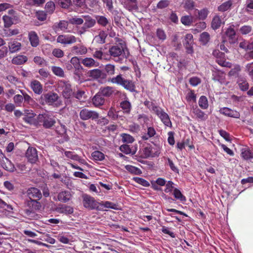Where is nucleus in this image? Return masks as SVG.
<instances>
[{
	"mask_svg": "<svg viewBox=\"0 0 253 253\" xmlns=\"http://www.w3.org/2000/svg\"><path fill=\"white\" fill-rule=\"evenodd\" d=\"M166 180L164 179L159 178V186H164L166 184L165 188L164 191L166 193L171 192L173 189V183L170 181H169L167 183ZM163 191V189L159 188V191Z\"/></svg>",
	"mask_w": 253,
	"mask_h": 253,
	"instance_id": "obj_28",
	"label": "nucleus"
},
{
	"mask_svg": "<svg viewBox=\"0 0 253 253\" xmlns=\"http://www.w3.org/2000/svg\"><path fill=\"white\" fill-rule=\"evenodd\" d=\"M21 44L16 41H13L8 43V47L11 53H14L21 49Z\"/></svg>",
	"mask_w": 253,
	"mask_h": 253,
	"instance_id": "obj_30",
	"label": "nucleus"
},
{
	"mask_svg": "<svg viewBox=\"0 0 253 253\" xmlns=\"http://www.w3.org/2000/svg\"><path fill=\"white\" fill-rule=\"evenodd\" d=\"M108 82L123 87L124 89L131 92H136V86L134 82L132 80L125 78L121 74H119L108 79Z\"/></svg>",
	"mask_w": 253,
	"mask_h": 253,
	"instance_id": "obj_1",
	"label": "nucleus"
},
{
	"mask_svg": "<svg viewBox=\"0 0 253 253\" xmlns=\"http://www.w3.org/2000/svg\"><path fill=\"white\" fill-rule=\"evenodd\" d=\"M109 52L111 56L118 58V59L116 60L117 62L122 60L124 57L123 55L124 52V49L122 46H119L118 45H113L110 48Z\"/></svg>",
	"mask_w": 253,
	"mask_h": 253,
	"instance_id": "obj_10",
	"label": "nucleus"
},
{
	"mask_svg": "<svg viewBox=\"0 0 253 253\" xmlns=\"http://www.w3.org/2000/svg\"><path fill=\"white\" fill-rule=\"evenodd\" d=\"M23 95L22 94H17L14 96V102L17 106H21L23 101Z\"/></svg>",
	"mask_w": 253,
	"mask_h": 253,
	"instance_id": "obj_63",
	"label": "nucleus"
},
{
	"mask_svg": "<svg viewBox=\"0 0 253 253\" xmlns=\"http://www.w3.org/2000/svg\"><path fill=\"white\" fill-rule=\"evenodd\" d=\"M198 13L199 18L201 20L205 19L208 14L209 11L207 8H203L201 10H197Z\"/></svg>",
	"mask_w": 253,
	"mask_h": 253,
	"instance_id": "obj_61",
	"label": "nucleus"
},
{
	"mask_svg": "<svg viewBox=\"0 0 253 253\" xmlns=\"http://www.w3.org/2000/svg\"><path fill=\"white\" fill-rule=\"evenodd\" d=\"M26 193L27 196L29 198V200H40L42 197L41 191L35 187L29 188Z\"/></svg>",
	"mask_w": 253,
	"mask_h": 253,
	"instance_id": "obj_15",
	"label": "nucleus"
},
{
	"mask_svg": "<svg viewBox=\"0 0 253 253\" xmlns=\"http://www.w3.org/2000/svg\"><path fill=\"white\" fill-rule=\"evenodd\" d=\"M96 18L98 24L101 26L105 27L109 23L108 19L104 16H97Z\"/></svg>",
	"mask_w": 253,
	"mask_h": 253,
	"instance_id": "obj_53",
	"label": "nucleus"
},
{
	"mask_svg": "<svg viewBox=\"0 0 253 253\" xmlns=\"http://www.w3.org/2000/svg\"><path fill=\"white\" fill-rule=\"evenodd\" d=\"M87 74L88 76L93 80L104 79L106 77V73L98 69L91 70Z\"/></svg>",
	"mask_w": 253,
	"mask_h": 253,
	"instance_id": "obj_18",
	"label": "nucleus"
},
{
	"mask_svg": "<svg viewBox=\"0 0 253 253\" xmlns=\"http://www.w3.org/2000/svg\"><path fill=\"white\" fill-rule=\"evenodd\" d=\"M156 130L153 127H148L147 132L142 136V139L147 140L156 134Z\"/></svg>",
	"mask_w": 253,
	"mask_h": 253,
	"instance_id": "obj_35",
	"label": "nucleus"
},
{
	"mask_svg": "<svg viewBox=\"0 0 253 253\" xmlns=\"http://www.w3.org/2000/svg\"><path fill=\"white\" fill-rule=\"evenodd\" d=\"M28 60V58L26 56L23 55H18L15 56L12 59V63L15 65H22L25 63Z\"/></svg>",
	"mask_w": 253,
	"mask_h": 253,
	"instance_id": "obj_29",
	"label": "nucleus"
},
{
	"mask_svg": "<svg viewBox=\"0 0 253 253\" xmlns=\"http://www.w3.org/2000/svg\"><path fill=\"white\" fill-rule=\"evenodd\" d=\"M84 22L83 26L80 28L79 33L82 34L87 31L88 29L93 27L96 24V20L89 15H83Z\"/></svg>",
	"mask_w": 253,
	"mask_h": 253,
	"instance_id": "obj_5",
	"label": "nucleus"
},
{
	"mask_svg": "<svg viewBox=\"0 0 253 253\" xmlns=\"http://www.w3.org/2000/svg\"><path fill=\"white\" fill-rule=\"evenodd\" d=\"M58 91H61L65 98H70L73 94L71 85L68 81L61 80L58 83Z\"/></svg>",
	"mask_w": 253,
	"mask_h": 253,
	"instance_id": "obj_4",
	"label": "nucleus"
},
{
	"mask_svg": "<svg viewBox=\"0 0 253 253\" xmlns=\"http://www.w3.org/2000/svg\"><path fill=\"white\" fill-rule=\"evenodd\" d=\"M198 104L202 109H207L209 107L208 99L205 96H201L200 97Z\"/></svg>",
	"mask_w": 253,
	"mask_h": 253,
	"instance_id": "obj_40",
	"label": "nucleus"
},
{
	"mask_svg": "<svg viewBox=\"0 0 253 253\" xmlns=\"http://www.w3.org/2000/svg\"><path fill=\"white\" fill-rule=\"evenodd\" d=\"M5 28H8L13 24V19L8 15H4L2 17Z\"/></svg>",
	"mask_w": 253,
	"mask_h": 253,
	"instance_id": "obj_45",
	"label": "nucleus"
},
{
	"mask_svg": "<svg viewBox=\"0 0 253 253\" xmlns=\"http://www.w3.org/2000/svg\"><path fill=\"white\" fill-rule=\"evenodd\" d=\"M225 34L228 37L230 42H235L236 40V32L233 27L232 26L228 27L225 32Z\"/></svg>",
	"mask_w": 253,
	"mask_h": 253,
	"instance_id": "obj_33",
	"label": "nucleus"
},
{
	"mask_svg": "<svg viewBox=\"0 0 253 253\" xmlns=\"http://www.w3.org/2000/svg\"><path fill=\"white\" fill-rule=\"evenodd\" d=\"M28 38L32 46L36 47L39 45V38L35 31H30L28 33Z\"/></svg>",
	"mask_w": 253,
	"mask_h": 253,
	"instance_id": "obj_22",
	"label": "nucleus"
},
{
	"mask_svg": "<svg viewBox=\"0 0 253 253\" xmlns=\"http://www.w3.org/2000/svg\"><path fill=\"white\" fill-rule=\"evenodd\" d=\"M41 98L43 99L45 103L48 105H52L59 98L58 94L55 92H50L42 95Z\"/></svg>",
	"mask_w": 253,
	"mask_h": 253,
	"instance_id": "obj_16",
	"label": "nucleus"
},
{
	"mask_svg": "<svg viewBox=\"0 0 253 253\" xmlns=\"http://www.w3.org/2000/svg\"><path fill=\"white\" fill-rule=\"evenodd\" d=\"M193 37L191 34H188L185 36V42L184 45L187 50V52L191 54L193 52Z\"/></svg>",
	"mask_w": 253,
	"mask_h": 253,
	"instance_id": "obj_20",
	"label": "nucleus"
},
{
	"mask_svg": "<svg viewBox=\"0 0 253 253\" xmlns=\"http://www.w3.org/2000/svg\"><path fill=\"white\" fill-rule=\"evenodd\" d=\"M232 5V1L231 0H228L223 2L218 7V10L219 11L224 12L229 10L231 5Z\"/></svg>",
	"mask_w": 253,
	"mask_h": 253,
	"instance_id": "obj_37",
	"label": "nucleus"
},
{
	"mask_svg": "<svg viewBox=\"0 0 253 253\" xmlns=\"http://www.w3.org/2000/svg\"><path fill=\"white\" fill-rule=\"evenodd\" d=\"M56 211L60 213H64L65 214H71L74 212L73 207L66 205H60L57 207Z\"/></svg>",
	"mask_w": 253,
	"mask_h": 253,
	"instance_id": "obj_25",
	"label": "nucleus"
},
{
	"mask_svg": "<svg viewBox=\"0 0 253 253\" xmlns=\"http://www.w3.org/2000/svg\"><path fill=\"white\" fill-rule=\"evenodd\" d=\"M80 118L81 120L85 121L89 119L92 120L98 119L99 114L93 110H89L87 108L82 109L80 112Z\"/></svg>",
	"mask_w": 253,
	"mask_h": 253,
	"instance_id": "obj_7",
	"label": "nucleus"
},
{
	"mask_svg": "<svg viewBox=\"0 0 253 253\" xmlns=\"http://www.w3.org/2000/svg\"><path fill=\"white\" fill-rule=\"evenodd\" d=\"M82 63L86 67H97L99 64L96 62L93 58L86 57L83 59L82 61Z\"/></svg>",
	"mask_w": 253,
	"mask_h": 253,
	"instance_id": "obj_31",
	"label": "nucleus"
},
{
	"mask_svg": "<svg viewBox=\"0 0 253 253\" xmlns=\"http://www.w3.org/2000/svg\"><path fill=\"white\" fill-rule=\"evenodd\" d=\"M212 55L216 58V61L219 65L228 68L232 67L231 63L225 60V55L223 52L215 49L212 52Z\"/></svg>",
	"mask_w": 253,
	"mask_h": 253,
	"instance_id": "obj_9",
	"label": "nucleus"
},
{
	"mask_svg": "<svg viewBox=\"0 0 253 253\" xmlns=\"http://www.w3.org/2000/svg\"><path fill=\"white\" fill-rule=\"evenodd\" d=\"M144 105L149 109L151 111H153L156 115H158V107L153 102L150 101H145Z\"/></svg>",
	"mask_w": 253,
	"mask_h": 253,
	"instance_id": "obj_38",
	"label": "nucleus"
},
{
	"mask_svg": "<svg viewBox=\"0 0 253 253\" xmlns=\"http://www.w3.org/2000/svg\"><path fill=\"white\" fill-rule=\"evenodd\" d=\"M72 198V195L70 191L64 190L59 192L57 196L59 201L62 203H68Z\"/></svg>",
	"mask_w": 253,
	"mask_h": 253,
	"instance_id": "obj_21",
	"label": "nucleus"
},
{
	"mask_svg": "<svg viewBox=\"0 0 253 253\" xmlns=\"http://www.w3.org/2000/svg\"><path fill=\"white\" fill-rule=\"evenodd\" d=\"M107 36V35L104 31H101L98 35L95 37L94 40L98 43L103 44L105 42Z\"/></svg>",
	"mask_w": 253,
	"mask_h": 253,
	"instance_id": "obj_36",
	"label": "nucleus"
},
{
	"mask_svg": "<svg viewBox=\"0 0 253 253\" xmlns=\"http://www.w3.org/2000/svg\"><path fill=\"white\" fill-rule=\"evenodd\" d=\"M83 204L84 208L89 210H100V203L97 202L94 198L86 194L82 195Z\"/></svg>",
	"mask_w": 253,
	"mask_h": 253,
	"instance_id": "obj_3",
	"label": "nucleus"
},
{
	"mask_svg": "<svg viewBox=\"0 0 253 253\" xmlns=\"http://www.w3.org/2000/svg\"><path fill=\"white\" fill-rule=\"evenodd\" d=\"M125 168L128 171L133 174H138L141 173L139 169L131 165H126Z\"/></svg>",
	"mask_w": 253,
	"mask_h": 253,
	"instance_id": "obj_50",
	"label": "nucleus"
},
{
	"mask_svg": "<svg viewBox=\"0 0 253 253\" xmlns=\"http://www.w3.org/2000/svg\"><path fill=\"white\" fill-rule=\"evenodd\" d=\"M159 115V117L164 124L167 126L171 127L172 124L169 115L164 111H161Z\"/></svg>",
	"mask_w": 253,
	"mask_h": 253,
	"instance_id": "obj_32",
	"label": "nucleus"
},
{
	"mask_svg": "<svg viewBox=\"0 0 253 253\" xmlns=\"http://www.w3.org/2000/svg\"><path fill=\"white\" fill-rule=\"evenodd\" d=\"M26 157L28 161L32 163H35L38 160L37 151L36 148L29 147L26 152Z\"/></svg>",
	"mask_w": 253,
	"mask_h": 253,
	"instance_id": "obj_13",
	"label": "nucleus"
},
{
	"mask_svg": "<svg viewBox=\"0 0 253 253\" xmlns=\"http://www.w3.org/2000/svg\"><path fill=\"white\" fill-rule=\"evenodd\" d=\"M0 165L4 169L7 171L12 172L16 170L14 164L5 156L3 160L0 162Z\"/></svg>",
	"mask_w": 253,
	"mask_h": 253,
	"instance_id": "obj_17",
	"label": "nucleus"
},
{
	"mask_svg": "<svg viewBox=\"0 0 253 253\" xmlns=\"http://www.w3.org/2000/svg\"><path fill=\"white\" fill-rule=\"evenodd\" d=\"M36 114L32 111L25 110L23 113V120L28 124L37 126L38 125V117L36 118Z\"/></svg>",
	"mask_w": 253,
	"mask_h": 253,
	"instance_id": "obj_8",
	"label": "nucleus"
},
{
	"mask_svg": "<svg viewBox=\"0 0 253 253\" xmlns=\"http://www.w3.org/2000/svg\"><path fill=\"white\" fill-rule=\"evenodd\" d=\"M72 53L77 55H83L86 53L87 49L86 46L83 44H78L73 46L71 50Z\"/></svg>",
	"mask_w": 253,
	"mask_h": 253,
	"instance_id": "obj_24",
	"label": "nucleus"
},
{
	"mask_svg": "<svg viewBox=\"0 0 253 253\" xmlns=\"http://www.w3.org/2000/svg\"><path fill=\"white\" fill-rule=\"evenodd\" d=\"M184 8L186 10H192L194 7V2L193 0H184L183 1Z\"/></svg>",
	"mask_w": 253,
	"mask_h": 253,
	"instance_id": "obj_52",
	"label": "nucleus"
},
{
	"mask_svg": "<svg viewBox=\"0 0 253 253\" xmlns=\"http://www.w3.org/2000/svg\"><path fill=\"white\" fill-rule=\"evenodd\" d=\"M245 70L253 80V62L246 65Z\"/></svg>",
	"mask_w": 253,
	"mask_h": 253,
	"instance_id": "obj_64",
	"label": "nucleus"
},
{
	"mask_svg": "<svg viewBox=\"0 0 253 253\" xmlns=\"http://www.w3.org/2000/svg\"><path fill=\"white\" fill-rule=\"evenodd\" d=\"M92 102L93 105L96 107L102 106L105 102V99L104 97L98 92L92 98Z\"/></svg>",
	"mask_w": 253,
	"mask_h": 253,
	"instance_id": "obj_23",
	"label": "nucleus"
},
{
	"mask_svg": "<svg viewBox=\"0 0 253 253\" xmlns=\"http://www.w3.org/2000/svg\"><path fill=\"white\" fill-rule=\"evenodd\" d=\"M122 141L126 143H132L134 141V138L128 134L123 133L121 134Z\"/></svg>",
	"mask_w": 253,
	"mask_h": 253,
	"instance_id": "obj_56",
	"label": "nucleus"
},
{
	"mask_svg": "<svg viewBox=\"0 0 253 253\" xmlns=\"http://www.w3.org/2000/svg\"><path fill=\"white\" fill-rule=\"evenodd\" d=\"M219 112L226 116L238 119L240 117V113L236 110H232L227 107H223L219 110Z\"/></svg>",
	"mask_w": 253,
	"mask_h": 253,
	"instance_id": "obj_19",
	"label": "nucleus"
},
{
	"mask_svg": "<svg viewBox=\"0 0 253 253\" xmlns=\"http://www.w3.org/2000/svg\"><path fill=\"white\" fill-rule=\"evenodd\" d=\"M51 68L53 73L55 75L62 78L64 77V72L61 67L58 66H51Z\"/></svg>",
	"mask_w": 253,
	"mask_h": 253,
	"instance_id": "obj_41",
	"label": "nucleus"
},
{
	"mask_svg": "<svg viewBox=\"0 0 253 253\" xmlns=\"http://www.w3.org/2000/svg\"><path fill=\"white\" fill-rule=\"evenodd\" d=\"M224 18L223 15H215L211 22L212 29L215 30L219 28L222 25H224L225 23Z\"/></svg>",
	"mask_w": 253,
	"mask_h": 253,
	"instance_id": "obj_14",
	"label": "nucleus"
},
{
	"mask_svg": "<svg viewBox=\"0 0 253 253\" xmlns=\"http://www.w3.org/2000/svg\"><path fill=\"white\" fill-rule=\"evenodd\" d=\"M242 157L245 160H250L252 158V155L250 150L245 149L242 150Z\"/></svg>",
	"mask_w": 253,
	"mask_h": 253,
	"instance_id": "obj_62",
	"label": "nucleus"
},
{
	"mask_svg": "<svg viewBox=\"0 0 253 253\" xmlns=\"http://www.w3.org/2000/svg\"><path fill=\"white\" fill-rule=\"evenodd\" d=\"M99 92L103 96V97H109L113 94L118 95L121 93V91L116 90L114 87L110 86H107L103 87H101Z\"/></svg>",
	"mask_w": 253,
	"mask_h": 253,
	"instance_id": "obj_12",
	"label": "nucleus"
},
{
	"mask_svg": "<svg viewBox=\"0 0 253 253\" xmlns=\"http://www.w3.org/2000/svg\"><path fill=\"white\" fill-rule=\"evenodd\" d=\"M52 55L56 58H62L64 55V51L58 48H55L52 52Z\"/></svg>",
	"mask_w": 253,
	"mask_h": 253,
	"instance_id": "obj_60",
	"label": "nucleus"
},
{
	"mask_svg": "<svg viewBox=\"0 0 253 253\" xmlns=\"http://www.w3.org/2000/svg\"><path fill=\"white\" fill-rule=\"evenodd\" d=\"M91 156L94 161H102L105 159V155L99 151H95L92 153Z\"/></svg>",
	"mask_w": 253,
	"mask_h": 253,
	"instance_id": "obj_39",
	"label": "nucleus"
},
{
	"mask_svg": "<svg viewBox=\"0 0 253 253\" xmlns=\"http://www.w3.org/2000/svg\"><path fill=\"white\" fill-rule=\"evenodd\" d=\"M38 120V124L41 123L42 126L46 129L51 128L56 124L54 117L47 113L39 114Z\"/></svg>",
	"mask_w": 253,
	"mask_h": 253,
	"instance_id": "obj_2",
	"label": "nucleus"
},
{
	"mask_svg": "<svg viewBox=\"0 0 253 253\" xmlns=\"http://www.w3.org/2000/svg\"><path fill=\"white\" fill-rule=\"evenodd\" d=\"M30 87L35 93L40 94L42 92V85L37 80H33L31 82Z\"/></svg>",
	"mask_w": 253,
	"mask_h": 253,
	"instance_id": "obj_26",
	"label": "nucleus"
},
{
	"mask_svg": "<svg viewBox=\"0 0 253 253\" xmlns=\"http://www.w3.org/2000/svg\"><path fill=\"white\" fill-rule=\"evenodd\" d=\"M69 22L73 25H82L84 23V19L78 16H74L69 19Z\"/></svg>",
	"mask_w": 253,
	"mask_h": 253,
	"instance_id": "obj_46",
	"label": "nucleus"
},
{
	"mask_svg": "<svg viewBox=\"0 0 253 253\" xmlns=\"http://www.w3.org/2000/svg\"><path fill=\"white\" fill-rule=\"evenodd\" d=\"M193 113L200 121H205L208 118V115L199 108H194L193 110Z\"/></svg>",
	"mask_w": 253,
	"mask_h": 253,
	"instance_id": "obj_34",
	"label": "nucleus"
},
{
	"mask_svg": "<svg viewBox=\"0 0 253 253\" xmlns=\"http://www.w3.org/2000/svg\"><path fill=\"white\" fill-rule=\"evenodd\" d=\"M66 130L65 126L62 124L57 126L55 128L56 133L61 136L66 134Z\"/></svg>",
	"mask_w": 253,
	"mask_h": 253,
	"instance_id": "obj_49",
	"label": "nucleus"
},
{
	"mask_svg": "<svg viewBox=\"0 0 253 253\" xmlns=\"http://www.w3.org/2000/svg\"><path fill=\"white\" fill-rule=\"evenodd\" d=\"M45 9L47 12L52 13L55 9V4L53 1H48L45 6Z\"/></svg>",
	"mask_w": 253,
	"mask_h": 253,
	"instance_id": "obj_59",
	"label": "nucleus"
},
{
	"mask_svg": "<svg viewBox=\"0 0 253 253\" xmlns=\"http://www.w3.org/2000/svg\"><path fill=\"white\" fill-rule=\"evenodd\" d=\"M124 95L126 96V94L124 93ZM126 100L122 101L120 102V107L123 110L124 113L128 114L130 113L131 109V103L128 100V98L126 96Z\"/></svg>",
	"mask_w": 253,
	"mask_h": 253,
	"instance_id": "obj_27",
	"label": "nucleus"
},
{
	"mask_svg": "<svg viewBox=\"0 0 253 253\" xmlns=\"http://www.w3.org/2000/svg\"><path fill=\"white\" fill-rule=\"evenodd\" d=\"M21 93L23 95L24 103L26 104H32L34 102L33 98L24 91L21 90Z\"/></svg>",
	"mask_w": 253,
	"mask_h": 253,
	"instance_id": "obj_47",
	"label": "nucleus"
},
{
	"mask_svg": "<svg viewBox=\"0 0 253 253\" xmlns=\"http://www.w3.org/2000/svg\"><path fill=\"white\" fill-rule=\"evenodd\" d=\"M57 42L63 44H70L77 42V38L73 35H60L57 38Z\"/></svg>",
	"mask_w": 253,
	"mask_h": 253,
	"instance_id": "obj_11",
	"label": "nucleus"
},
{
	"mask_svg": "<svg viewBox=\"0 0 253 253\" xmlns=\"http://www.w3.org/2000/svg\"><path fill=\"white\" fill-rule=\"evenodd\" d=\"M19 32L18 29H5L3 31V34L6 37H11L13 35H16L19 34Z\"/></svg>",
	"mask_w": 253,
	"mask_h": 253,
	"instance_id": "obj_58",
	"label": "nucleus"
},
{
	"mask_svg": "<svg viewBox=\"0 0 253 253\" xmlns=\"http://www.w3.org/2000/svg\"><path fill=\"white\" fill-rule=\"evenodd\" d=\"M210 39V36L208 32H203L200 35V40L203 44H207Z\"/></svg>",
	"mask_w": 253,
	"mask_h": 253,
	"instance_id": "obj_54",
	"label": "nucleus"
},
{
	"mask_svg": "<svg viewBox=\"0 0 253 253\" xmlns=\"http://www.w3.org/2000/svg\"><path fill=\"white\" fill-rule=\"evenodd\" d=\"M241 71V67L239 65H235L232 68L229 72V75L230 76L236 77L238 76L239 73Z\"/></svg>",
	"mask_w": 253,
	"mask_h": 253,
	"instance_id": "obj_55",
	"label": "nucleus"
},
{
	"mask_svg": "<svg viewBox=\"0 0 253 253\" xmlns=\"http://www.w3.org/2000/svg\"><path fill=\"white\" fill-rule=\"evenodd\" d=\"M38 200H27L25 202L26 206L29 208L26 210V213L28 215L34 213L35 211H39L42 208V205Z\"/></svg>",
	"mask_w": 253,
	"mask_h": 253,
	"instance_id": "obj_6",
	"label": "nucleus"
},
{
	"mask_svg": "<svg viewBox=\"0 0 253 253\" xmlns=\"http://www.w3.org/2000/svg\"><path fill=\"white\" fill-rule=\"evenodd\" d=\"M173 195L177 200H178L181 202H184L186 201V198L182 195L181 191L178 189H174L173 190Z\"/></svg>",
	"mask_w": 253,
	"mask_h": 253,
	"instance_id": "obj_48",
	"label": "nucleus"
},
{
	"mask_svg": "<svg viewBox=\"0 0 253 253\" xmlns=\"http://www.w3.org/2000/svg\"><path fill=\"white\" fill-rule=\"evenodd\" d=\"M64 154L68 158H70L72 160L79 161L80 160V157L77 155L75 154L74 152L72 151H65Z\"/></svg>",
	"mask_w": 253,
	"mask_h": 253,
	"instance_id": "obj_57",
	"label": "nucleus"
},
{
	"mask_svg": "<svg viewBox=\"0 0 253 253\" xmlns=\"http://www.w3.org/2000/svg\"><path fill=\"white\" fill-rule=\"evenodd\" d=\"M104 70L108 75L113 76L115 73V66L114 65L108 64L105 66Z\"/></svg>",
	"mask_w": 253,
	"mask_h": 253,
	"instance_id": "obj_44",
	"label": "nucleus"
},
{
	"mask_svg": "<svg viewBox=\"0 0 253 253\" xmlns=\"http://www.w3.org/2000/svg\"><path fill=\"white\" fill-rule=\"evenodd\" d=\"M68 26V22L65 20H61L58 23L54 25V29H59L62 31L67 29Z\"/></svg>",
	"mask_w": 253,
	"mask_h": 253,
	"instance_id": "obj_42",
	"label": "nucleus"
},
{
	"mask_svg": "<svg viewBox=\"0 0 253 253\" xmlns=\"http://www.w3.org/2000/svg\"><path fill=\"white\" fill-rule=\"evenodd\" d=\"M180 21L183 25L189 26L193 22V17L188 15L183 16L181 18Z\"/></svg>",
	"mask_w": 253,
	"mask_h": 253,
	"instance_id": "obj_51",
	"label": "nucleus"
},
{
	"mask_svg": "<svg viewBox=\"0 0 253 253\" xmlns=\"http://www.w3.org/2000/svg\"><path fill=\"white\" fill-rule=\"evenodd\" d=\"M33 61L37 65L41 67L46 66L47 65V61L41 56H35L34 58Z\"/></svg>",
	"mask_w": 253,
	"mask_h": 253,
	"instance_id": "obj_43",
	"label": "nucleus"
}]
</instances>
